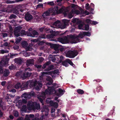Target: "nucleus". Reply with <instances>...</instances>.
<instances>
[{
  "label": "nucleus",
  "mask_w": 120,
  "mask_h": 120,
  "mask_svg": "<svg viewBox=\"0 0 120 120\" xmlns=\"http://www.w3.org/2000/svg\"><path fill=\"white\" fill-rule=\"evenodd\" d=\"M22 72L21 71L17 72L16 74V76L17 77H19L20 75L21 76V75L22 74Z\"/></svg>",
  "instance_id": "obj_41"
},
{
  "label": "nucleus",
  "mask_w": 120,
  "mask_h": 120,
  "mask_svg": "<svg viewBox=\"0 0 120 120\" xmlns=\"http://www.w3.org/2000/svg\"><path fill=\"white\" fill-rule=\"evenodd\" d=\"M23 55L25 57L29 56L30 55L28 53H25L23 54Z\"/></svg>",
  "instance_id": "obj_51"
},
{
  "label": "nucleus",
  "mask_w": 120,
  "mask_h": 120,
  "mask_svg": "<svg viewBox=\"0 0 120 120\" xmlns=\"http://www.w3.org/2000/svg\"><path fill=\"white\" fill-rule=\"evenodd\" d=\"M60 60L62 61L64 59V57L63 56H61L60 57Z\"/></svg>",
  "instance_id": "obj_60"
},
{
  "label": "nucleus",
  "mask_w": 120,
  "mask_h": 120,
  "mask_svg": "<svg viewBox=\"0 0 120 120\" xmlns=\"http://www.w3.org/2000/svg\"><path fill=\"white\" fill-rule=\"evenodd\" d=\"M50 99L48 98L46 100V102L47 103H50V105H51V101H50L49 100Z\"/></svg>",
  "instance_id": "obj_50"
},
{
  "label": "nucleus",
  "mask_w": 120,
  "mask_h": 120,
  "mask_svg": "<svg viewBox=\"0 0 120 120\" xmlns=\"http://www.w3.org/2000/svg\"><path fill=\"white\" fill-rule=\"evenodd\" d=\"M9 104H11L12 102V100L11 99H9L7 100Z\"/></svg>",
  "instance_id": "obj_56"
},
{
  "label": "nucleus",
  "mask_w": 120,
  "mask_h": 120,
  "mask_svg": "<svg viewBox=\"0 0 120 120\" xmlns=\"http://www.w3.org/2000/svg\"><path fill=\"white\" fill-rule=\"evenodd\" d=\"M50 62L49 61L46 62L45 64L43 65V68H45L46 66H47L50 64Z\"/></svg>",
  "instance_id": "obj_39"
},
{
  "label": "nucleus",
  "mask_w": 120,
  "mask_h": 120,
  "mask_svg": "<svg viewBox=\"0 0 120 120\" xmlns=\"http://www.w3.org/2000/svg\"><path fill=\"white\" fill-rule=\"evenodd\" d=\"M26 49L27 51H31L32 50V49L30 46H28L26 48Z\"/></svg>",
  "instance_id": "obj_44"
},
{
  "label": "nucleus",
  "mask_w": 120,
  "mask_h": 120,
  "mask_svg": "<svg viewBox=\"0 0 120 120\" xmlns=\"http://www.w3.org/2000/svg\"><path fill=\"white\" fill-rule=\"evenodd\" d=\"M85 36L86 35L88 36H90L91 35V34L90 32H84Z\"/></svg>",
  "instance_id": "obj_45"
},
{
  "label": "nucleus",
  "mask_w": 120,
  "mask_h": 120,
  "mask_svg": "<svg viewBox=\"0 0 120 120\" xmlns=\"http://www.w3.org/2000/svg\"><path fill=\"white\" fill-rule=\"evenodd\" d=\"M51 105L53 106L55 108H56L58 107V104L56 103L53 102V101H51Z\"/></svg>",
  "instance_id": "obj_28"
},
{
  "label": "nucleus",
  "mask_w": 120,
  "mask_h": 120,
  "mask_svg": "<svg viewBox=\"0 0 120 120\" xmlns=\"http://www.w3.org/2000/svg\"><path fill=\"white\" fill-rule=\"evenodd\" d=\"M77 92L79 94H82L84 93V91L81 89H78L77 90Z\"/></svg>",
  "instance_id": "obj_37"
},
{
  "label": "nucleus",
  "mask_w": 120,
  "mask_h": 120,
  "mask_svg": "<svg viewBox=\"0 0 120 120\" xmlns=\"http://www.w3.org/2000/svg\"><path fill=\"white\" fill-rule=\"evenodd\" d=\"M64 90H63L61 89H59L58 90V92L60 94H57L56 95L59 96H60L63 94V93L65 92Z\"/></svg>",
  "instance_id": "obj_26"
},
{
  "label": "nucleus",
  "mask_w": 120,
  "mask_h": 120,
  "mask_svg": "<svg viewBox=\"0 0 120 120\" xmlns=\"http://www.w3.org/2000/svg\"><path fill=\"white\" fill-rule=\"evenodd\" d=\"M33 93L32 94L31 93H29L28 94L24 93L22 95V98H23L25 99L30 98L31 97L32 95L34 94Z\"/></svg>",
  "instance_id": "obj_14"
},
{
  "label": "nucleus",
  "mask_w": 120,
  "mask_h": 120,
  "mask_svg": "<svg viewBox=\"0 0 120 120\" xmlns=\"http://www.w3.org/2000/svg\"><path fill=\"white\" fill-rule=\"evenodd\" d=\"M46 80L49 81L46 84L47 86L51 85L53 81L51 77H48L46 78Z\"/></svg>",
  "instance_id": "obj_22"
},
{
  "label": "nucleus",
  "mask_w": 120,
  "mask_h": 120,
  "mask_svg": "<svg viewBox=\"0 0 120 120\" xmlns=\"http://www.w3.org/2000/svg\"><path fill=\"white\" fill-rule=\"evenodd\" d=\"M68 63L71 66H73V64L71 61L70 59H68L63 62L62 63V64L65 67H67L68 65Z\"/></svg>",
  "instance_id": "obj_13"
},
{
  "label": "nucleus",
  "mask_w": 120,
  "mask_h": 120,
  "mask_svg": "<svg viewBox=\"0 0 120 120\" xmlns=\"http://www.w3.org/2000/svg\"><path fill=\"white\" fill-rule=\"evenodd\" d=\"M44 60V59L41 57L39 58V61L40 62H42Z\"/></svg>",
  "instance_id": "obj_57"
},
{
  "label": "nucleus",
  "mask_w": 120,
  "mask_h": 120,
  "mask_svg": "<svg viewBox=\"0 0 120 120\" xmlns=\"http://www.w3.org/2000/svg\"><path fill=\"white\" fill-rule=\"evenodd\" d=\"M34 115L33 114L26 115L25 120H30L34 117Z\"/></svg>",
  "instance_id": "obj_21"
},
{
  "label": "nucleus",
  "mask_w": 120,
  "mask_h": 120,
  "mask_svg": "<svg viewBox=\"0 0 120 120\" xmlns=\"http://www.w3.org/2000/svg\"><path fill=\"white\" fill-rule=\"evenodd\" d=\"M22 45L23 47H26L27 46V44L26 42L23 41L22 43Z\"/></svg>",
  "instance_id": "obj_34"
},
{
  "label": "nucleus",
  "mask_w": 120,
  "mask_h": 120,
  "mask_svg": "<svg viewBox=\"0 0 120 120\" xmlns=\"http://www.w3.org/2000/svg\"><path fill=\"white\" fill-rule=\"evenodd\" d=\"M8 51L5 49H1L0 50V54H4L5 53H6L8 52Z\"/></svg>",
  "instance_id": "obj_30"
},
{
  "label": "nucleus",
  "mask_w": 120,
  "mask_h": 120,
  "mask_svg": "<svg viewBox=\"0 0 120 120\" xmlns=\"http://www.w3.org/2000/svg\"><path fill=\"white\" fill-rule=\"evenodd\" d=\"M59 49L62 52L65 49L64 47H61V48H59Z\"/></svg>",
  "instance_id": "obj_54"
},
{
  "label": "nucleus",
  "mask_w": 120,
  "mask_h": 120,
  "mask_svg": "<svg viewBox=\"0 0 120 120\" xmlns=\"http://www.w3.org/2000/svg\"><path fill=\"white\" fill-rule=\"evenodd\" d=\"M17 17V16L13 14L11 15L9 17V18L10 19H15Z\"/></svg>",
  "instance_id": "obj_33"
},
{
  "label": "nucleus",
  "mask_w": 120,
  "mask_h": 120,
  "mask_svg": "<svg viewBox=\"0 0 120 120\" xmlns=\"http://www.w3.org/2000/svg\"><path fill=\"white\" fill-rule=\"evenodd\" d=\"M24 84L23 85V83L22 85L21 86L20 83H18L15 85V88L16 89H19L20 87L22 89L23 87H24Z\"/></svg>",
  "instance_id": "obj_23"
},
{
  "label": "nucleus",
  "mask_w": 120,
  "mask_h": 120,
  "mask_svg": "<svg viewBox=\"0 0 120 120\" xmlns=\"http://www.w3.org/2000/svg\"><path fill=\"white\" fill-rule=\"evenodd\" d=\"M47 38H52L54 37V36L52 34H48L46 36Z\"/></svg>",
  "instance_id": "obj_40"
},
{
  "label": "nucleus",
  "mask_w": 120,
  "mask_h": 120,
  "mask_svg": "<svg viewBox=\"0 0 120 120\" xmlns=\"http://www.w3.org/2000/svg\"><path fill=\"white\" fill-rule=\"evenodd\" d=\"M22 27L21 26H19L15 27L14 34L16 37H18L25 33V31L23 30H22Z\"/></svg>",
  "instance_id": "obj_8"
},
{
  "label": "nucleus",
  "mask_w": 120,
  "mask_h": 120,
  "mask_svg": "<svg viewBox=\"0 0 120 120\" xmlns=\"http://www.w3.org/2000/svg\"><path fill=\"white\" fill-rule=\"evenodd\" d=\"M26 63L27 66H31L34 64V60L33 59H28L26 60Z\"/></svg>",
  "instance_id": "obj_15"
},
{
  "label": "nucleus",
  "mask_w": 120,
  "mask_h": 120,
  "mask_svg": "<svg viewBox=\"0 0 120 120\" xmlns=\"http://www.w3.org/2000/svg\"><path fill=\"white\" fill-rule=\"evenodd\" d=\"M24 84V87L28 86L29 85L30 87L34 86L36 90H39V88L41 87L42 86V84L41 81L35 80L34 82L32 80H29L26 82L23 83V85Z\"/></svg>",
  "instance_id": "obj_2"
},
{
  "label": "nucleus",
  "mask_w": 120,
  "mask_h": 120,
  "mask_svg": "<svg viewBox=\"0 0 120 120\" xmlns=\"http://www.w3.org/2000/svg\"><path fill=\"white\" fill-rule=\"evenodd\" d=\"M27 77V76L26 73H24L22 72V74L21 75V78H23V79H24Z\"/></svg>",
  "instance_id": "obj_31"
},
{
  "label": "nucleus",
  "mask_w": 120,
  "mask_h": 120,
  "mask_svg": "<svg viewBox=\"0 0 120 120\" xmlns=\"http://www.w3.org/2000/svg\"><path fill=\"white\" fill-rule=\"evenodd\" d=\"M27 108L30 110H34L36 109L38 110L40 108V106L39 104H37L36 102H33L30 101L27 103Z\"/></svg>",
  "instance_id": "obj_6"
},
{
  "label": "nucleus",
  "mask_w": 120,
  "mask_h": 120,
  "mask_svg": "<svg viewBox=\"0 0 120 120\" xmlns=\"http://www.w3.org/2000/svg\"><path fill=\"white\" fill-rule=\"evenodd\" d=\"M47 4L51 6H53L54 5V3L53 1H49L47 2Z\"/></svg>",
  "instance_id": "obj_36"
},
{
  "label": "nucleus",
  "mask_w": 120,
  "mask_h": 120,
  "mask_svg": "<svg viewBox=\"0 0 120 120\" xmlns=\"http://www.w3.org/2000/svg\"><path fill=\"white\" fill-rule=\"evenodd\" d=\"M70 21V20H63V22L64 24L62 25L60 21L57 20L54 23L53 25V27L56 28H60L61 29L65 28L66 26L68 25V23Z\"/></svg>",
  "instance_id": "obj_3"
},
{
  "label": "nucleus",
  "mask_w": 120,
  "mask_h": 120,
  "mask_svg": "<svg viewBox=\"0 0 120 120\" xmlns=\"http://www.w3.org/2000/svg\"><path fill=\"white\" fill-rule=\"evenodd\" d=\"M22 40V39L20 38L19 37L18 38H17L16 39V41L15 43L16 44H17L19 43Z\"/></svg>",
  "instance_id": "obj_38"
},
{
  "label": "nucleus",
  "mask_w": 120,
  "mask_h": 120,
  "mask_svg": "<svg viewBox=\"0 0 120 120\" xmlns=\"http://www.w3.org/2000/svg\"><path fill=\"white\" fill-rule=\"evenodd\" d=\"M42 112H45V117H47V116L48 115V111L49 110L46 107V106L44 107L42 109L41 111Z\"/></svg>",
  "instance_id": "obj_19"
},
{
  "label": "nucleus",
  "mask_w": 120,
  "mask_h": 120,
  "mask_svg": "<svg viewBox=\"0 0 120 120\" xmlns=\"http://www.w3.org/2000/svg\"><path fill=\"white\" fill-rule=\"evenodd\" d=\"M69 36L68 39L66 37H64L62 38H58V41L63 44L66 43L68 41L71 42L69 40Z\"/></svg>",
  "instance_id": "obj_11"
},
{
  "label": "nucleus",
  "mask_w": 120,
  "mask_h": 120,
  "mask_svg": "<svg viewBox=\"0 0 120 120\" xmlns=\"http://www.w3.org/2000/svg\"><path fill=\"white\" fill-rule=\"evenodd\" d=\"M24 118L22 117H20L17 120H23Z\"/></svg>",
  "instance_id": "obj_64"
},
{
  "label": "nucleus",
  "mask_w": 120,
  "mask_h": 120,
  "mask_svg": "<svg viewBox=\"0 0 120 120\" xmlns=\"http://www.w3.org/2000/svg\"><path fill=\"white\" fill-rule=\"evenodd\" d=\"M6 82L5 81H3L1 82V84L3 86H4Z\"/></svg>",
  "instance_id": "obj_59"
},
{
  "label": "nucleus",
  "mask_w": 120,
  "mask_h": 120,
  "mask_svg": "<svg viewBox=\"0 0 120 120\" xmlns=\"http://www.w3.org/2000/svg\"><path fill=\"white\" fill-rule=\"evenodd\" d=\"M71 22L73 23L76 24H79L81 22L80 20L77 18L73 19Z\"/></svg>",
  "instance_id": "obj_24"
},
{
  "label": "nucleus",
  "mask_w": 120,
  "mask_h": 120,
  "mask_svg": "<svg viewBox=\"0 0 120 120\" xmlns=\"http://www.w3.org/2000/svg\"><path fill=\"white\" fill-rule=\"evenodd\" d=\"M43 6V5L42 4H39L37 5V8H39L42 7Z\"/></svg>",
  "instance_id": "obj_55"
},
{
  "label": "nucleus",
  "mask_w": 120,
  "mask_h": 120,
  "mask_svg": "<svg viewBox=\"0 0 120 120\" xmlns=\"http://www.w3.org/2000/svg\"><path fill=\"white\" fill-rule=\"evenodd\" d=\"M84 32L80 33L78 36L70 35H69V40L72 43H76L79 42V38H82L84 37Z\"/></svg>",
  "instance_id": "obj_4"
},
{
  "label": "nucleus",
  "mask_w": 120,
  "mask_h": 120,
  "mask_svg": "<svg viewBox=\"0 0 120 120\" xmlns=\"http://www.w3.org/2000/svg\"><path fill=\"white\" fill-rule=\"evenodd\" d=\"M82 24H79L78 26V27L79 29H84L82 28Z\"/></svg>",
  "instance_id": "obj_52"
},
{
  "label": "nucleus",
  "mask_w": 120,
  "mask_h": 120,
  "mask_svg": "<svg viewBox=\"0 0 120 120\" xmlns=\"http://www.w3.org/2000/svg\"><path fill=\"white\" fill-rule=\"evenodd\" d=\"M86 22L87 23L90 24L91 23L92 21L90 19H87L86 20Z\"/></svg>",
  "instance_id": "obj_43"
},
{
  "label": "nucleus",
  "mask_w": 120,
  "mask_h": 120,
  "mask_svg": "<svg viewBox=\"0 0 120 120\" xmlns=\"http://www.w3.org/2000/svg\"><path fill=\"white\" fill-rule=\"evenodd\" d=\"M89 27V26L88 25H86L85 26V29L86 30H88Z\"/></svg>",
  "instance_id": "obj_46"
},
{
  "label": "nucleus",
  "mask_w": 120,
  "mask_h": 120,
  "mask_svg": "<svg viewBox=\"0 0 120 120\" xmlns=\"http://www.w3.org/2000/svg\"><path fill=\"white\" fill-rule=\"evenodd\" d=\"M71 7L72 8H73L72 9V12L73 14L79 15L80 14V12L78 10H76L77 7V5L73 4H71Z\"/></svg>",
  "instance_id": "obj_10"
},
{
  "label": "nucleus",
  "mask_w": 120,
  "mask_h": 120,
  "mask_svg": "<svg viewBox=\"0 0 120 120\" xmlns=\"http://www.w3.org/2000/svg\"><path fill=\"white\" fill-rule=\"evenodd\" d=\"M3 37H6L7 36V34L6 33H3Z\"/></svg>",
  "instance_id": "obj_62"
},
{
  "label": "nucleus",
  "mask_w": 120,
  "mask_h": 120,
  "mask_svg": "<svg viewBox=\"0 0 120 120\" xmlns=\"http://www.w3.org/2000/svg\"><path fill=\"white\" fill-rule=\"evenodd\" d=\"M77 54V52L69 51L67 52L66 54V56L67 57L70 58L74 57Z\"/></svg>",
  "instance_id": "obj_9"
},
{
  "label": "nucleus",
  "mask_w": 120,
  "mask_h": 120,
  "mask_svg": "<svg viewBox=\"0 0 120 120\" xmlns=\"http://www.w3.org/2000/svg\"><path fill=\"white\" fill-rule=\"evenodd\" d=\"M53 9L50 8L43 13L42 15V17H39L36 15V16L35 17V18L39 19H40L41 18H43L44 20H45L46 19L48 18V16L49 15H54V14L53 13Z\"/></svg>",
  "instance_id": "obj_5"
},
{
  "label": "nucleus",
  "mask_w": 120,
  "mask_h": 120,
  "mask_svg": "<svg viewBox=\"0 0 120 120\" xmlns=\"http://www.w3.org/2000/svg\"><path fill=\"white\" fill-rule=\"evenodd\" d=\"M13 113L14 115L16 117L18 116H19V113L16 110L13 111Z\"/></svg>",
  "instance_id": "obj_35"
},
{
  "label": "nucleus",
  "mask_w": 120,
  "mask_h": 120,
  "mask_svg": "<svg viewBox=\"0 0 120 120\" xmlns=\"http://www.w3.org/2000/svg\"><path fill=\"white\" fill-rule=\"evenodd\" d=\"M25 18L27 21H29L32 19L33 16L27 13L25 15Z\"/></svg>",
  "instance_id": "obj_16"
},
{
  "label": "nucleus",
  "mask_w": 120,
  "mask_h": 120,
  "mask_svg": "<svg viewBox=\"0 0 120 120\" xmlns=\"http://www.w3.org/2000/svg\"><path fill=\"white\" fill-rule=\"evenodd\" d=\"M66 16H67V17H69V18H72L73 16V14L72 12V11H71V12H70V13H68V12L67 11L66 12Z\"/></svg>",
  "instance_id": "obj_25"
},
{
  "label": "nucleus",
  "mask_w": 120,
  "mask_h": 120,
  "mask_svg": "<svg viewBox=\"0 0 120 120\" xmlns=\"http://www.w3.org/2000/svg\"><path fill=\"white\" fill-rule=\"evenodd\" d=\"M31 70H32L29 68H27L25 69V70L26 71H31Z\"/></svg>",
  "instance_id": "obj_61"
},
{
  "label": "nucleus",
  "mask_w": 120,
  "mask_h": 120,
  "mask_svg": "<svg viewBox=\"0 0 120 120\" xmlns=\"http://www.w3.org/2000/svg\"><path fill=\"white\" fill-rule=\"evenodd\" d=\"M60 45H55L54 47V49L56 50L57 51L56 52H54V53H58L59 51L58 50L59 49V47H60Z\"/></svg>",
  "instance_id": "obj_27"
},
{
  "label": "nucleus",
  "mask_w": 120,
  "mask_h": 120,
  "mask_svg": "<svg viewBox=\"0 0 120 120\" xmlns=\"http://www.w3.org/2000/svg\"><path fill=\"white\" fill-rule=\"evenodd\" d=\"M9 73V71L8 70L5 69L4 73V75L5 77L8 76Z\"/></svg>",
  "instance_id": "obj_29"
},
{
  "label": "nucleus",
  "mask_w": 120,
  "mask_h": 120,
  "mask_svg": "<svg viewBox=\"0 0 120 120\" xmlns=\"http://www.w3.org/2000/svg\"><path fill=\"white\" fill-rule=\"evenodd\" d=\"M38 33L36 31L34 30L32 32V34L29 33L27 34V35L28 36L33 37H35V35H38Z\"/></svg>",
  "instance_id": "obj_18"
},
{
  "label": "nucleus",
  "mask_w": 120,
  "mask_h": 120,
  "mask_svg": "<svg viewBox=\"0 0 120 120\" xmlns=\"http://www.w3.org/2000/svg\"><path fill=\"white\" fill-rule=\"evenodd\" d=\"M4 58L3 60L0 62V65L3 66L6 64L8 63V59L6 57Z\"/></svg>",
  "instance_id": "obj_17"
},
{
  "label": "nucleus",
  "mask_w": 120,
  "mask_h": 120,
  "mask_svg": "<svg viewBox=\"0 0 120 120\" xmlns=\"http://www.w3.org/2000/svg\"><path fill=\"white\" fill-rule=\"evenodd\" d=\"M57 116H60L59 113H61V110L60 109H57Z\"/></svg>",
  "instance_id": "obj_48"
},
{
  "label": "nucleus",
  "mask_w": 120,
  "mask_h": 120,
  "mask_svg": "<svg viewBox=\"0 0 120 120\" xmlns=\"http://www.w3.org/2000/svg\"><path fill=\"white\" fill-rule=\"evenodd\" d=\"M27 109V107L26 105L23 106L22 108V110L23 111H26Z\"/></svg>",
  "instance_id": "obj_42"
},
{
  "label": "nucleus",
  "mask_w": 120,
  "mask_h": 120,
  "mask_svg": "<svg viewBox=\"0 0 120 120\" xmlns=\"http://www.w3.org/2000/svg\"><path fill=\"white\" fill-rule=\"evenodd\" d=\"M46 117H45V116L44 115L42 116H41L40 118V119L41 120H43L44 119L46 120Z\"/></svg>",
  "instance_id": "obj_49"
},
{
  "label": "nucleus",
  "mask_w": 120,
  "mask_h": 120,
  "mask_svg": "<svg viewBox=\"0 0 120 120\" xmlns=\"http://www.w3.org/2000/svg\"><path fill=\"white\" fill-rule=\"evenodd\" d=\"M10 43H8V42H5L3 44L1 45L0 46L2 47H4V46L5 47H8L9 46Z\"/></svg>",
  "instance_id": "obj_32"
},
{
  "label": "nucleus",
  "mask_w": 120,
  "mask_h": 120,
  "mask_svg": "<svg viewBox=\"0 0 120 120\" xmlns=\"http://www.w3.org/2000/svg\"><path fill=\"white\" fill-rule=\"evenodd\" d=\"M35 66L37 68H40L41 67V65H35Z\"/></svg>",
  "instance_id": "obj_63"
},
{
  "label": "nucleus",
  "mask_w": 120,
  "mask_h": 120,
  "mask_svg": "<svg viewBox=\"0 0 120 120\" xmlns=\"http://www.w3.org/2000/svg\"><path fill=\"white\" fill-rule=\"evenodd\" d=\"M56 92V91L53 88L48 87V89L45 90V92H42L41 95L38 96L37 98L41 103L42 105H43L44 102L43 100L45 97V94H53L55 93Z\"/></svg>",
  "instance_id": "obj_1"
},
{
  "label": "nucleus",
  "mask_w": 120,
  "mask_h": 120,
  "mask_svg": "<svg viewBox=\"0 0 120 120\" xmlns=\"http://www.w3.org/2000/svg\"><path fill=\"white\" fill-rule=\"evenodd\" d=\"M19 46H18L15 45L13 47V48L15 50H17L19 48Z\"/></svg>",
  "instance_id": "obj_47"
},
{
  "label": "nucleus",
  "mask_w": 120,
  "mask_h": 120,
  "mask_svg": "<svg viewBox=\"0 0 120 120\" xmlns=\"http://www.w3.org/2000/svg\"><path fill=\"white\" fill-rule=\"evenodd\" d=\"M59 71L58 70H56L54 71L53 72H51V71L49 72H41V73L42 75L40 76V79H41L42 78V77L43 76V75H51L52 74V73L54 74H57V73Z\"/></svg>",
  "instance_id": "obj_12"
},
{
  "label": "nucleus",
  "mask_w": 120,
  "mask_h": 120,
  "mask_svg": "<svg viewBox=\"0 0 120 120\" xmlns=\"http://www.w3.org/2000/svg\"><path fill=\"white\" fill-rule=\"evenodd\" d=\"M53 68V66L52 65L50 66L47 70V71H49L50 70H51Z\"/></svg>",
  "instance_id": "obj_53"
},
{
  "label": "nucleus",
  "mask_w": 120,
  "mask_h": 120,
  "mask_svg": "<svg viewBox=\"0 0 120 120\" xmlns=\"http://www.w3.org/2000/svg\"><path fill=\"white\" fill-rule=\"evenodd\" d=\"M14 61L15 63L18 64H20L22 62V59L20 58L15 59L14 60Z\"/></svg>",
  "instance_id": "obj_20"
},
{
  "label": "nucleus",
  "mask_w": 120,
  "mask_h": 120,
  "mask_svg": "<svg viewBox=\"0 0 120 120\" xmlns=\"http://www.w3.org/2000/svg\"><path fill=\"white\" fill-rule=\"evenodd\" d=\"M53 9L54 11L53 13L54 15L56 14H60L63 13L64 16L66 15V12L67 10L65 7H62L59 10L58 7L57 6L54 7Z\"/></svg>",
  "instance_id": "obj_7"
},
{
  "label": "nucleus",
  "mask_w": 120,
  "mask_h": 120,
  "mask_svg": "<svg viewBox=\"0 0 120 120\" xmlns=\"http://www.w3.org/2000/svg\"><path fill=\"white\" fill-rule=\"evenodd\" d=\"M26 74L27 75V77H30V76L31 75V73L30 72H27L26 73Z\"/></svg>",
  "instance_id": "obj_58"
}]
</instances>
